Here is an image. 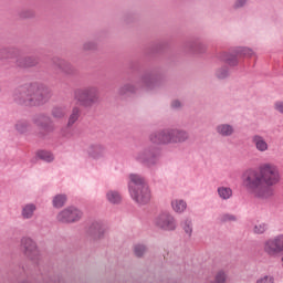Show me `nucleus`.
Here are the masks:
<instances>
[{"label":"nucleus","instance_id":"obj_23","mask_svg":"<svg viewBox=\"0 0 283 283\" xmlns=\"http://www.w3.org/2000/svg\"><path fill=\"white\" fill-rule=\"evenodd\" d=\"M217 193L220 200L223 201L231 200V198H233V189H231V187L219 186L217 188Z\"/></svg>","mask_w":283,"mask_h":283},{"label":"nucleus","instance_id":"obj_30","mask_svg":"<svg viewBox=\"0 0 283 283\" xmlns=\"http://www.w3.org/2000/svg\"><path fill=\"white\" fill-rule=\"evenodd\" d=\"M188 48L197 54H202L207 50V45L200 41H195L188 44Z\"/></svg>","mask_w":283,"mask_h":283},{"label":"nucleus","instance_id":"obj_11","mask_svg":"<svg viewBox=\"0 0 283 283\" xmlns=\"http://www.w3.org/2000/svg\"><path fill=\"white\" fill-rule=\"evenodd\" d=\"M20 249L22 253L29 258V260H39L40 253H39V247L36 245V242L30 238V237H22L20 240Z\"/></svg>","mask_w":283,"mask_h":283},{"label":"nucleus","instance_id":"obj_27","mask_svg":"<svg viewBox=\"0 0 283 283\" xmlns=\"http://www.w3.org/2000/svg\"><path fill=\"white\" fill-rule=\"evenodd\" d=\"M14 129L18 134H28V132H30V122L27 119H19L14 125Z\"/></svg>","mask_w":283,"mask_h":283},{"label":"nucleus","instance_id":"obj_36","mask_svg":"<svg viewBox=\"0 0 283 283\" xmlns=\"http://www.w3.org/2000/svg\"><path fill=\"white\" fill-rule=\"evenodd\" d=\"M235 220H238L235 214L224 213L221 216V222H235Z\"/></svg>","mask_w":283,"mask_h":283},{"label":"nucleus","instance_id":"obj_8","mask_svg":"<svg viewBox=\"0 0 283 283\" xmlns=\"http://www.w3.org/2000/svg\"><path fill=\"white\" fill-rule=\"evenodd\" d=\"M85 233L91 242H101L107 235V226L102 220L91 221L85 228Z\"/></svg>","mask_w":283,"mask_h":283},{"label":"nucleus","instance_id":"obj_31","mask_svg":"<svg viewBox=\"0 0 283 283\" xmlns=\"http://www.w3.org/2000/svg\"><path fill=\"white\" fill-rule=\"evenodd\" d=\"M0 59H17V50L15 49H1L0 50Z\"/></svg>","mask_w":283,"mask_h":283},{"label":"nucleus","instance_id":"obj_29","mask_svg":"<svg viewBox=\"0 0 283 283\" xmlns=\"http://www.w3.org/2000/svg\"><path fill=\"white\" fill-rule=\"evenodd\" d=\"M81 118V108L73 107L72 113L69 116L67 127L74 126V124Z\"/></svg>","mask_w":283,"mask_h":283},{"label":"nucleus","instance_id":"obj_1","mask_svg":"<svg viewBox=\"0 0 283 283\" xmlns=\"http://www.w3.org/2000/svg\"><path fill=\"white\" fill-rule=\"evenodd\" d=\"M242 187L256 200L266 202L275 196V187L282 182L280 167L273 163H264L259 169L248 168L241 176Z\"/></svg>","mask_w":283,"mask_h":283},{"label":"nucleus","instance_id":"obj_4","mask_svg":"<svg viewBox=\"0 0 283 283\" xmlns=\"http://www.w3.org/2000/svg\"><path fill=\"white\" fill-rule=\"evenodd\" d=\"M153 145H180L189 140V133L180 128H164L149 135Z\"/></svg>","mask_w":283,"mask_h":283},{"label":"nucleus","instance_id":"obj_41","mask_svg":"<svg viewBox=\"0 0 283 283\" xmlns=\"http://www.w3.org/2000/svg\"><path fill=\"white\" fill-rule=\"evenodd\" d=\"M182 107V102L179 99H175L171 102V108L172 109H180Z\"/></svg>","mask_w":283,"mask_h":283},{"label":"nucleus","instance_id":"obj_15","mask_svg":"<svg viewBox=\"0 0 283 283\" xmlns=\"http://www.w3.org/2000/svg\"><path fill=\"white\" fill-rule=\"evenodd\" d=\"M251 143L256 151H259L260 154H266V151H269L270 149L269 142L266 140V138H264V136L260 134L252 135Z\"/></svg>","mask_w":283,"mask_h":283},{"label":"nucleus","instance_id":"obj_18","mask_svg":"<svg viewBox=\"0 0 283 283\" xmlns=\"http://www.w3.org/2000/svg\"><path fill=\"white\" fill-rule=\"evenodd\" d=\"M105 198L109 205L118 206L123 202V195L118 190L109 189L105 193Z\"/></svg>","mask_w":283,"mask_h":283},{"label":"nucleus","instance_id":"obj_25","mask_svg":"<svg viewBox=\"0 0 283 283\" xmlns=\"http://www.w3.org/2000/svg\"><path fill=\"white\" fill-rule=\"evenodd\" d=\"M234 54L237 56H243L245 59H251V56H255V52L253 49L249 46H237L234 48Z\"/></svg>","mask_w":283,"mask_h":283},{"label":"nucleus","instance_id":"obj_24","mask_svg":"<svg viewBox=\"0 0 283 283\" xmlns=\"http://www.w3.org/2000/svg\"><path fill=\"white\" fill-rule=\"evenodd\" d=\"M67 202V195L57 193L52 198V207L53 209H63L64 205Z\"/></svg>","mask_w":283,"mask_h":283},{"label":"nucleus","instance_id":"obj_10","mask_svg":"<svg viewBox=\"0 0 283 283\" xmlns=\"http://www.w3.org/2000/svg\"><path fill=\"white\" fill-rule=\"evenodd\" d=\"M81 218H83V211L74 206H69L56 214V220L61 222V224H74V222H78Z\"/></svg>","mask_w":283,"mask_h":283},{"label":"nucleus","instance_id":"obj_28","mask_svg":"<svg viewBox=\"0 0 283 283\" xmlns=\"http://www.w3.org/2000/svg\"><path fill=\"white\" fill-rule=\"evenodd\" d=\"M181 229L185 231L188 238H191L193 234V220L191 218H186L181 221Z\"/></svg>","mask_w":283,"mask_h":283},{"label":"nucleus","instance_id":"obj_6","mask_svg":"<svg viewBox=\"0 0 283 283\" xmlns=\"http://www.w3.org/2000/svg\"><path fill=\"white\" fill-rule=\"evenodd\" d=\"M133 159L148 169H154L160 165V150L154 145L144 144L134 153Z\"/></svg>","mask_w":283,"mask_h":283},{"label":"nucleus","instance_id":"obj_38","mask_svg":"<svg viewBox=\"0 0 283 283\" xmlns=\"http://www.w3.org/2000/svg\"><path fill=\"white\" fill-rule=\"evenodd\" d=\"M227 282V274L223 271H219L216 275V283Z\"/></svg>","mask_w":283,"mask_h":283},{"label":"nucleus","instance_id":"obj_13","mask_svg":"<svg viewBox=\"0 0 283 283\" xmlns=\"http://www.w3.org/2000/svg\"><path fill=\"white\" fill-rule=\"evenodd\" d=\"M53 67L66 76H74L76 74V67L61 57L53 59Z\"/></svg>","mask_w":283,"mask_h":283},{"label":"nucleus","instance_id":"obj_17","mask_svg":"<svg viewBox=\"0 0 283 283\" xmlns=\"http://www.w3.org/2000/svg\"><path fill=\"white\" fill-rule=\"evenodd\" d=\"M36 203L28 202L24 203L21 208V217L23 220H32L34 218V213H36Z\"/></svg>","mask_w":283,"mask_h":283},{"label":"nucleus","instance_id":"obj_32","mask_svg":"<svg viewBox=\"0 0 283 283\" xmlns=\"http://www.w3.org/2000/svg\"><path fill=\"white\" fill-rule=\"evenodd\" d=\"M134 253L136 258H143L147 253V247L143 243H137L134 245Z\"/></svg>","mask_w":283,"mask_h":283},{"label":"nucleus","instance_id":"obj_16","mask_svg":"<svg viewBox=\"0 0 283 283\" xmlns=\"http://www.w3.org/2000/svg\"><path fill=\"white\" fill-rule=\"evenodd\" d=\"M216 133L218 136H221V138H231V136L235 134V126L229 123H221L216 126Z\"/></svg>","mask_w":283,"mask_h":283},{"label":"nucleus","instance_id":"obj_33","mask_svg":"<svg viewBox=\"0 0 283 283\" xmlns=\"http://www.w3.org/2000/svg\"><path fill=\"white\" fill-rule=\"evenodd\" d=\"M217 78H220L221 81L224 78H229V67L221 66L216 71Z\"/></svg>","mask_w":283,"mask_h":283},{"label":"nucleus","instance_id":"obj_9","mask_svg":"<svg viewBox=\"0 0 283 283\" xmlns=\"http://www.w3.org/2000/svg\"><path fill=\"white\" fill-rule=\"evenodd\" d=\"M154 224L161 231H176L178 221L169 211H161L154 218Z\"/></svg>","mask_w":283,"mask_h":283},{"label":"nucleus","instance_id":"obj_3","mask_svg":"<svg viewBox=\"0 0 283 283\" xmlns=\"http://www.w3.org/2000/svg\"><path fill=\"white\" fill-rule=\"evenodd\" d=\"M128 191L132 200L139 207H145L151 202V190L145 182V177L139 174L128 176Z\"/></svg>","mask_w":283,"mask_h":283},{"label":"nucleus","instance_id":"obj_22","mask_svg":"<svg viewBox=\"0 0 283 283\" xmlns=\"http://www.w3.org/2000/svg\"><path fill=\"white\" fill-rule=\"evenodd\" d=\"M67 112H70V109L66 105H56L52 108L51 115L53 118L61 120V118H65V116H67Z\"/></svg>","mask_w":283,"mask_h":283},{"label":"nucleus","instance_id":"obj_40","mask_svg":"<svg viewBox=\"0 0 283 283\" xmlns=\"http://www.w3.org/2000/svg\"><path fill=\"white\" fill-rule=\"evenodd\" d=\"M248 2L249 0H235L234 8L235 9L244 8V6H247Z\"/></svg>","mask_w":283,"mask_h":283},{"label":"nucleus","instance_id":"obj_7","mask_svg":"<svg viewBox=\"0 0 283 283\" xmlns=\"http://www.w3.org/2000/svg\"><path fill=\"white\" fill-rule=\"evenodd\" d=\"M74 98L82 107H94L101 103L98 87L86 86L74 91Z\"/></svg>","mask_w":283,"mask_h":283},{"label":"nucleus","instance_id":"obj_12","mask_svg":"<svg viewBox=\"0 0 283 283\" xmlns=\"http://www.w3.org/2000/svg\"><path fill=\"white\" fill-rule=\"evenodd\" d=\"M33 123L36 127H40V129H43V132H46L48 134L54 130V122L52 120V117L46 114L35 115L33 117Z\"/></svg>","mask_w":283,"mask_h":283},{"label":"nucleus","instance_id":"obj_21","mask_svg":"<svg viewBox=\"0 0 283 283\" xmlns=\"http://www.w3.org/2000/svg\"><path fill=\"white\" fill-rule=\"evenodd\" d=\"M238 56L239 55L235 54L233 49L232 53H222L220 60L223 61V63H227V65H230V67H235L240 63Z\"/></svg>","mask_w":283,"mask_h":283},{"label":"nucleus","instance_id":"obj_35","mask_svg":"<svg viewBox=\"0 0 283 283\" xmlns=\"http://www.w3.org/2000/svg\"><path fill=\"white\" fill-rule=\"evenodd\" d=\"M275 282V277H273V275H263L260 276L255 283H274Z\"/></svg>","mask_w":283,"mask_h":283},{"label":"nucleus","instance_id":"obj_39","mask_svg":"<svg viewBox=\"0 0 283 283\" xmlns=\"http://www.w3.org/2000/svg\"><path fill=\"white\" fill-rule=\"evenodd\" d=\"M274 109H275V112H279V114H282V116H283V101L275 102Z\"/></svg>","mask_w":283,"mask_h":283},{"label":"nucleus","instance_id":"obj_37","mask_svg":"<svg viewBox=\"0 0 283 283\" xmlns=\"http://www.w3.org/2000/svg\"><path fill=\"white\" fill-rule=\"evenodd\" d=\"M97 45L98 44L94 41H87L83 44V50H85L86 52H90L92 50H96Z\"/></svg>","mask_w":283,"mask_h":283},{"label":"nucleus","instance_id":"obj_19","mask_svg":"<svg viewBox=\"0 0 283 283\" xmlns=\"http://www.w3.org/2000/svg\"><path fill=\"white\" fill-rule=\"evenodd\" d=\"M15 63L18 67H34V65L39 64V59L35 56L18 57Z\"/></svg>","mask_w":283,"mask_h":283},{"label":"nucleus","instance_id":"obj_14","mask_svg":"<svg viewBox=\"0 0 283 283\" xmlns=\"http://www.w3.org/2000/svg\"><path fill=\"white\" fill-rule=\"evenodd\" d=\"M87 155L94 160H101L107 156V147L101 143L91 144L87 147Z\"/></svg>","mask_w":283,"mask_h":283},{"label":"nucleus","instance_id":"obj_20","mask_svg":"<svg viewBox=\"0 0 283 283\" xmlns=\"http://www.w3.org/2000/svg\"><path fill=\"white\" fill-rule=\"evenodd\" d=\"M170 207L175 213L179 216L187 211V201L185 199H172L170 202Z\"/></svg>","mask_w":283,"mask_h":283},{"label":"nucleus","instance_id":"obj_5","mask_svg":"<svg viewBox=\"0 0 283 283\" xmlns=\"http://www.w3.org/2000/svg\"><path fill=\"white\" fill-rule=\"evenodd\" d=\"M160 85V75L156 72L145 73L136 84L127 83L119 88L120 96H129V94H136V90H146L147 92L156 90Z\"/></svg>","mask_w":283,"mask_h":283},{"label":"nucleus","instance_id":"obj_2","mask_svg":"<svg viewBox=\"0 0 283 283\" xmlns=\"http://www.w3.org/2000/svg\"><path fill=\"white\" fill-rule=\"evenodd\" d=\"M52 96L50 88L43 84H27L20 86L14 91L13 101L18 105H24L25 107H34L36 105H44Z\"/></svg>","mask_w":283,"mask_h":283},{"label":"nucleus","instance_id":"obj_34","mask_svg":"<svg viewBox=\"0 0 283 283\" xmlns=\"http://www.w3.org/2000/svg\"><path fill=\"white\" fill-rule=\"evenodd\" d=\"M266 229H269V226L266 223H259V224L254 226L253 231L258 235H262V233L266 232Z\"/></svg>","mask_w":283,"mask_h":283},{"label":"nucleus","instance_id":"obj_26","mask_svg":"<svg viewBox=\"0 0 283 283\" xmlns=\"http://www.w3.org/2000/svg\"><path fill=\"white\" fill-rule=\"evenodd\" d=\"M39 160H43V163H54V153L45 149H40L35 154Z\"/></svg>","mask_w":283,"mask_h":283}]
</instances>
